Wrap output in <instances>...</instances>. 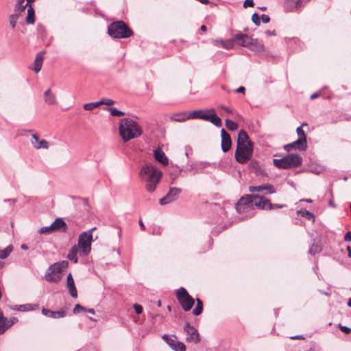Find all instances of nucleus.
Masks as SVG:
<instances>
[{
  "label": "nucleus",
  "instance_id": "obj_41",
  "mask_svg": "<svg viewBox=\"0 0 351 351\" xmlns=\"http://www.w3.org/2000/svg\"><path fill=\"white\" fill-rule=\"evenodd\" d=\"M18 18L19 15L17 14H11L9 17V23L13 29L16 27Z\"/></svg>",
  "mask_w": 351,
  "mask_h": 351
},
{
  "label": "nucleus",
  "instance_id": "obj_12",
  "mask_svg": "<svg viewBox=\"0 0 351 351\" xmlns=\"http://www.w3.org/2000/svg\"><path fill=\"white\" fill-rule=\"evenodd\" d=\"M232 38L234 45L237 44L239 46L248 48L250 46L252 37L246 34L238 33Z\"/></svg>",
  "mask_w": 351,
  "mask_h": 351
},
{
  "label": "nucleus",
  "instance_id": "obj_24",
  "mask_svg": "<svg viewBox=\"0 0 351 351\" xmlns=\"http://www.w3.org/2000/svg\"><path fill=\"white\" fill-rule=\"evenodd\" d=\"M213 43L215 45H216V46L220 45L221 47H222L223 49H232L234 45L233 38L228 39L226 40H215L213 41Z\"/></svg>",
  "mask_w": 351,
  "mask_h": 351
},
{
  "label": "nucleus",
  "instance_id": "obj_2",
  "mask_svg": "<svg viewBox=\"0 0 351 351\" xmlns=\"http://www.w3.org/2000/svg\"><path fill=\"white\" fill-rule=\"evenodd\" d=\"M162 176V171L151 164L143 165L139 171V177L145 182V189L149 193H152L156 190Z\"/></svg>",
  "mask_w": 351,
  "mask_h": 351
},
{
  "label": "nucleus",
  "instance_id": "obj_21",
  "mask_svg": "<svg viewBox=\"0 0 351 351\" xmlns=\"http://www.w3.org/2000/svg\"><path fill=\"white\" fill-rule=\"evenodd\" d=\"M302 3L300 0H285V7L288 12H295Z\"/></svg>",
  "mask_w": 351,
  "mask_h": 351
},
{
  "label": "nucleus",
  "instance_id": "obj_15",
  "mask_svg": "<svg viewBox=\"0 0 351 351\" xmlns=\"http://www.w3.org/2000/svg\"><path fill=\"white\" fill-rule=\"evenodd\" d=\"M284 149L288 152L292 149L304 151L306 149V141L298 138V140L294 142L285 145Z\"/></svg>",
  "mask_w": 351,
  "mask_h": 351
},
{
  "label": "nucleus",
  "instance_id": "obj_35",
  "mask_svg": "<svg viewBox=\"0 0 351 351\" xmlns=\"http://www.w3.org/2000/svg\"><path fill=\"white\" fill-rule=\"evenodd\" d=\"M190 118L188 117V114L182 113L178 114H175L171 117V119L176 121L177 122H183Z\"/></svg>",
  "mask_w": 351,
  "mask_h": 351
},
{
  "label": "nucleus",
  "instance_id": "obj_59",
  "mask_svg": "<svg viewBox=\"0 0 351 351\" xmlns=\"http://www.w3.org/2000/svg\"><path fill=\"white\" fill-rule=\"evenodd\" d=\"M16 320H17V319L16 317L11 318L9 322H7V324L8 325V327L12 326Z\"/></svg>",
  "mask_w": 351,
  "mask_h": 351
},
{
  "label": "nucleus",
  "instance_id": "obj_45",
  "mask_svg": "<svg viewBox=\"0 0 351 351\" xmlns=\"http://www.w3.org/2000/svg\"><path fill=\"white\" fill-rule=\"evenodd\" d=\"M297 134L298 135V139L304 140V141H306V137L304 133V131L302 128V126H300L296 130Z\"/></svg>",
  "mask_w": 351,
  "mask_h": 351
},
{
  "label": "nucleus",
  "instance_id": "obj_53",
  "mask_svg": "<svg viewBox=\"0 0 351 351\" xmlns=\"http://www.w3.org/2000/svg\"><path fill=\"white\" fill-rule=\"evenodd\" d=\"M254 5V1L253 0H245L243 3V7H252Z\"/></svg>",
  "mask_w": 351,
  "mask_h": 351
},
{
  "label": "nucleus",
  "instance_id": "obj_8",
  "mask_svg": "<svg viewBox=\"0 0 351 351\" xmlns=\"http://www.w3.org/2000/svg\"><path fill=\"white\" fill-rule=\"evenodd\" d=\"M176 297L184 311H189L191 309L195 300L184 287H180L177 290Z\"/></svg>",
  "mask_w": 351,
  "mask_h": 351
},
{
  "label": "nucleus",
  "instance_id": "obj_22",
  "mask_svg": "<svg viewBox=\"0 0 351 351\" xmlns=\"http://www.w3.org/2000/svg\"><path fill=\"white\" fill-rule=\"evenodd\" d=\"M154 158L162 163V165H167L168 163V158L165 154L160 147L156 148L154 152Z\"/></svg>",
  "mask_w": 351,
  "mask_h": 351
},
{
  "label": "nucleus",
  "instance_id": "obj_54",
  "mask_svg": "<svg viewBox=\"0 0 351 351\" xmlns=\"http://www.w3.org/2000/svg\"><path fill=\"white\" fill-rule=\"evenodd\" d=\"M219 108H220V109H222V110H225V111H226L227 113H228V114H232V110L230 108L226 107V106H223V105H221V106H219Z\"/></svg>",
  "mask_w": 351,
  "mask_h": 351
},
{
  "label": "nucleus",
  "instance_id": "obj_6",
  "mask_svg": "<svg viewBox=\"0 0 351 351\" xmlns=\"http://www.w3.org/2000/svg\"><path fill=\"white\" fill-rule=\"evenodd\" d=\"M69 262L62 261L56 263L49 267L45 274V279L50 282H57L62 278V271L68 267Z\"/></svg>",
  "mask_w": 351,
  "mask_h": 351
},
{
  "label": "nucleus",
  "instance_id": "obj_32",
  "mask_svg": "<svg viewBox=\"0 0 351 351\" xmlns=\"http://www.w3.org/2000/svg\"><path fill=\"white\" fill-rule=\"evenodd\" d=\"M196 301H197V305H196L195 308L193 310V314L194 315L197 316V315H200L202 312L203 302L199 298H197Z\"/></svg>",
  "mask_w": 351,
  "mask_h": 351
},
{
  "label": "nucleus",
  "instance_id": "obj_27",
  "mask_svg": "<svg viewBox=\"0 0 351 351\" xmlns=\"http://www.w3.org/2000/svg\"><path fill=\"white\" fill-rule=\"evenodd\" d=\"M43 54H44V52L41 51V52H39L36 56V58L34 60V70L36 73H38L42 68L43 62Z\"/></svg>",
  "mask_w": 351,
  "mask_h": 351
},
{
  "label": "nucleus",
  "instance_id": "obj_10",
  "mask_svg": "<svg viewBox=\"0 0 351 351\" xmlns=\"http://www.w3.org/2000/svg\"><path fill=\"white\" fill-rule=\"evenodd\" d=\"M184 330L187 335V337L186 338V340L187 341L193 342L194 343H197L199 342V335L196 328L191 326L189 323H186L185 324Z\"/></svg>",
  "mask_w": 351,
  "mask_h": 351
},
{
  "label": "nucleus",
  "instance_id": "obj_49",
  "mask_svg": "<svg viewBox=\"0 0 351 351\" xmlns=\"http://www.w3.org/2000/svg\"><path fill=\"white\" fill-rule=\"evenodd\" d=\"M252 21L256 25H259L260 22V17L258 14L254 13L252 16Z\"/></svg>",
  "mask_w": 351,
  "mask_h": 351
},
{
  "label": "nucleus",
  "instance_id": "obj_37",
  "mask_svg": "<svg viewBox=\"0 0 351 351\" xmlns=\"http://www.w3.org/2000/svg\"><path fill=\"white\" fill-rule=\"evenodd\" d=\"M225 124H226V127L229 130H231V131H234L238 128V124L230 119H226Z\"/></svg>",
  "mask_w": 351,
  "mask_h": 351
},
{
  "label": "nucleus",
  "instance_id": "obj_18",
  "mask_svg": "<svg viewBox=\"0 0 351 351\" xmlns=\"http://www.w3.org/2000/svg\"><path fill=\"white\" fill-rule=\"evenodd\" d=\"M245 145H253L252 142L250 140V138L245 131L243 130H241L238 134L237 138V146Z\"/></svg>",
  "mask_w": 351,
  "mask_h": 351
},
{
  "label": "nucleus",
  "instance_id": "obj_43",
  "mask_svg": "<svg viewBox=\"0 0 351 351\" xmlns=\"http://www.w3.org/2000/svg\"><path fill=\"white\" fill-rule=\"evenodd\" d=\"M106 109L110 111L111 115L112 116L120 117L125 114L123 112L115 108H107Z\"/></svg>",
  "mask_w": 351,
  "mask_h": 351
},
{
  "label": "nucleus",
  "instance_id": "obj_60",
  "mask_svg": "<svg viewBox=\"0 0 351 351\" xmlns=\"http://www.w3.org/2000/svg\"><path fill=\"white\" fill-rule=\"evenodd\" d=\"M265 34L268 36H275L276 35V32L274 30L273 31H271V30H267L265 32Z\"/></svg>",
  "mask_w": 351,
  "mask_h": 351
},
{
  "label": "nucleus",
  "instance_id": "obj_16",
  "mask_svg": "<svg viewBox=\"0 0 351 351\" xmlns=\"http://www.w3.org/2000/svg\"><path fill=\"white\" fill-rule=\"evenodd\" d=\"M32 139L31 143L35 149H48L49 148V143L44 140L40 139L36 134H32Z\"/></svg>",
  "mask_w": 351,
  "mask_h": 351
},
{
  "label": "nucleus",
  "instance_id": "obj_48",
  "mask_svg": "<svg viewBox=\"0 0 351 351\" xmlns=\"http://www.w3.org/2000/svg\"><path fill=\"white\" fill-rule=\"evenodd\" d=\"M99 105H106V106H111L114 104V101L111 99H102L101 100L99 101Z\"/></svg>",
  "mask_w": 351,
  "mask_h": 351
},
{
  "label": "nucleus",
  "instance_id": "obj_17",
  "mask_svg": "<svg viewBox=\"0 0 351 351\" xmlns=\"http://www.w3.org/2000/svg\"><path fill=\"white\" fill-rule=\"evenodd\" d=\"M42 313L44 315L53 319H59L66 316V311L64 310L53 311L43 308Z\"/></svg>",
  "mask_w": 351,
  "mask_h": 351
},
{
  "label": "nucleus",
  "instance_id": "obj_1",
  "mask_svg": "<svg viewBox=\"0 0 351 351\" xmlns=\"http://www.w3.org/2000/svg\"><path fill=\"white\" fill-rule=\"evenodd\" d=\"M254 206L260 209L269 210V207L271 206V203L269 199L263 196L247 195L240 198L237 204L236 209L238 213L248 217L251 215Z\"/></svg>",
  "mask_w": 351,
  "mask_h": 351
},
{
  "label": "nucleus",
  "instance_id": "obj_31",
  "mask_svg": "<svg viewBox=\"0 0 351 351\" xmlns=\"http://www.w3.org/2000/svg\"><path fill=\"white\" fill-rule=\"evenodd\" d=\"M13 250V247L10 245L3 250H0V259L6 258Z\"/></svg>",
  "mask_w": 351,
  "mask_h": 351
},
{
  "label": "nucleus",
  "instance_id": "obj_40",
  "mask_svg": "<svg viewBox=\"0 0 351 351\" xmlns=\"http://www.w3.org/2000/svg\"><path fill=\"white\" fill-rule=\"evenodd\" d=\"M321 250H322V248L319 245L313 244L309 249V253L312 255H315V254L320 252Z\"/></svg>",
  "mask_w": 351,
  "mask_h": 351
},
{
  "label": "nucleus",
  "instance_id": "obj_62",
  "mask_svg": "<svg viewBox=\"0 0 351 351\" xmlns=\"http://www.w3.org/2000/svg\"><path fill=\"white\" fill-rule=\"evenodd\" d=\"M319 96V94L318 93H315L311 96V99H314Z\"/></svg>",
  "mask_w": 351,
  "mask_h": 351
},
{
  "label": "nucleus",
  "instance_id": "obj_44",
  "mask_svg": "<svg viewBox=\"0 0 351 351\" xmlns=\"http://www.w3.org/2000/svg\"><path fill=\"white\" fill-rule=\"evenodd\" d=\"M51 232H55L52 223L49 226L43 227L39 229L38 232L40 234H46Z\"/></svg>",
  "mask_w": 351,
  "mask_h": 351
},
{
  "label": "nucleus",
  "instance_id": "obj_57",
  "mask_svg": "<svg viewBox=\"0 0 351 351\" xmlns=\"http://www.w3.org/2000/svg\"><path fill=\"white\" fill-rule=\"evenodd\" d=\"M344 240L348 242L351 241V230L346 234Z\"/></svg>",
  "mask_w": 351,
  "mask_h": 351
},
{
  "label": "nucleus",
  "instance_id": "obj_13",
  "mask_svg": "<svg viewBox=\"0 0 351 351\" xmlns=\"http://www.w3.org/2000/svg\"><path fill=\"white\" fill-rule=\"evenodd\" d=\"M249 191L251 193L261 192L263 194H274L276 192L275 187L270 184H265L260 186H251L249 187Z\"/></svg>",
  "mask_w": 351,
  "mask_h": 351
},
{
  "label": "nucleus",
  "instance_id": "obj_47",
  "mask_svg": "<svg viewBox=\"0 0 351 351\" xmlns=\"http://www.w3.org/2000/svg\"><path fill=\"white\" fill-rule=\"evenodd\" d=\"M73 311V313L77 314L82 312H86V308L82 306V305L77 304L75 305Z\"/></svg>",
  "mask_w": 351,
  "mask_h": 351
},
{
  "label": "nucleus",
  "instance_id": "obj_42",
  "mask_svg": "<svg viewBox=\"0 0 351 351\" xmlns=\"http://www.w3.org/2000/svg\"><path fill=\"white\" fill-rule=\"evenodd\" d=\"M100 105H99V101H96V102L85 104L83 107H84V110H91L94 109L95 108H97Z\"/></svg>",
  "mask_w": 351,
  "mask_h": 351
},
{
  "label": "nucleus",
  "instance_id": "obj_29",
  "mask_svg": "<svg viewBox=\"0 0 351 351\" xmlns=\"http://www.w3.org/2000/svg\"><path fill=\"white\" fill-rule=\"evenodd\" d=\"M45 101L49 105H53L56 104V96L51 93L50 89L47 90L44 93Z\"/></svg>",
  "mask_w": 351,
  "mask_h": 351
},
{
  "label": "nucleus",
  "instance_id": "obj_30",
  "mask_svg": "<svg viewBox=\"0 0 351 351\" xmlns=\"http://www.w3.org/2000/svg\"><path fill=\"white\" fill-rule=\"evenodd\" d=\"M26 22L28 24H34L35 22V12L32 6L29 5L27 8V16Z\"/></svg>",
  "mask_w": 351,
  "mask_h": 351
},
{
  "label": "nucleus",
  "instance_id": "obj_7",
  "mask_svg": "<svg viewBox=\"0 0 351 351\" xmlns=\"http://www.w3.org/2000/svg\"><path fill=\"white\" fill-rule=\"evenodd\" d=\"M94 230H95V228H93L88 231L83 232L80 234L77 245H76L80 250L81 256H86L90 253L93 239L92 232Z\"/></svg>",
  "mask_w": 351,
  "mask_h": 351
},
{
  "label": "nucleus",
  "instance_id": "obj_19",
  "mask_svg": "<svg viewBox=\"0 0 351 351\" xmlns=\"http://www.w3.org/2000/svg\"><path fill=\"white\" fill-rule=\"evenodd\" d=\"M210 110H195L193 112H190L188 113V117L190 119H200L203 120L207 121L208 119V115L210 114Z\"/></svg>",
  "mask_w": 351,
  "mask_h": 351
},
{
  "label": "nucleus",
  "instance_id": "obj_14",
  "mask_svg": "<svg viewBox=\"0 0 351 351\" xmlns=\"http://www.w3.org/2000/svg\"><path fill=\"white\" fill-rule=\"evenodd\" d=\"M221 149L223 152H227L230 150L232 145L230 136L224 129L221 131Z\"/></svg>",
  "mask_w": 351,
  "mask_h": 351
},
{
  "label": "nucleus",
  "instance_id": "obj_5",
  "mask_svg": "<svg viewBox=\"0 0 351 351\" xmlns=\"http://www.w3.org/2000/svg\"><path fill=\"white\" fill-rule=\"evenodd\" d=\"M109 35L116 38H128L132 34V30L123 21L111 23L108 28Z\"/></svg>",
  "mask_w": 351,
  "mask_h": 351
},
{
  "label": "nucleus",
  "instance_id": "obj_46",
  "mask_svg": "<svg viewBox=\"0 0 351 351\" xmlns=\"http://www.w3.org/2000/svg\"><path fill=\"white\" fill-rule=\"evenodd\" d=\"M162 339H164L167 343L171 347L172 345H174V343L176 341V340L174 339H173L172 337H169L168 335L167 334H165L162 335Z\"/></svg>",
  "mask_w": 351,
  "mask_h": 351
},
{
  "label": "nucleus",
  "instance_id": "obj_23",
  "mask_svg": "<svg viewBox=\"0 0 351 351\" xmlns=\"http://www.w3.org/2000/svg\"><path fill=\"white\" fill-rule=\"evenodd\" d=\"M248 49L256 52H263L265 51V46L263 43L260 42L258 39H254L252 38L250 46Z\"/></svg>",
  "mask_w": 351,
  "mask_h": 351
},
{
  "label": "nucleus",
  "instance_id": "obj_39",
  "mask_svg": "<svg viewBox=\"0 0 351 351\" xmlns=\"http://www.w3.org/2000/svg\"><path fill=\"white\" fill-rule=\"evenodd\" d=\"M13 309L19 311H28L32 310L30 304H22V305H16L13 308Z\"/></svg>",
  "mask_w": 351,
  "mask_h": 351
},
{
  "label": "nucleus",
  "instance_id": "obj_28",
  "mask_svg": "<svg viewBox=\"0 0 351 351\" xmlns=\"http://www.w3.org/2000/svg\"><path fill=\"white\" fill-rule=\"evenodd\" d=\"M78 253L80 254V250L78 249V247H77V245H75L74 246L72 247V248L69 252V254L67 255V258L70 261L74 262L75 263H77V261H78L77 257V254Z\"/></svg>",
  "mask_w": 351,
  "mask_h": 351
},
{
  "label": "nucleus",
  "instance_id": "obj_33",
  "mask_svg": "<svg viewBox=\"0 0 351 351\" xmlns=\"http://www.w3.org/2000/svg\"><path fill=\"white\" fill-rule=\"evenodd\" d=\"M8 328L6 318L4 317L0 312V334L4 332Z\"/></svg>",
  "mask_w": 351,
  "mask_h": 351
},
{
  "label": "nucleus",
  "instance_id": "obj_4",
  "mask_svg": "<svg viewBox=\"0 0 351 351\" xmlns=\"http://www.w3.org/2000/svg\"><path fill=\"white\" fill-rule=\"evenodd\" d=\"M302 158L298 154H290L281 159H274L273 164L279 169H287L297 167L302 164Z\"/></svg>",
  "mask_w": 351,
  "mask_h": 351
},
{
  "label": "nucleus",
  "instance_id": "obj_36",
  "mask_svg": "<svg viewBox=\"0 0 351 351\" xmlns=\"http://www.w3.org/2000/svg\"><path fill=\"white\" fill-rule=\"evenodd\" d=\"M29 5L25 2V0H18L16 4V9L20 12H23L26 8Z\"/></svg>",
  "mask_w": 351,
  "mask_h": 351
},
{
  "label": "nucleus",
  "instance_id": "obj_61",
  "mask_svg": "<svg viewBox=\"0 0 351 351\" xmlns=\"http://www.w3.org/2000/svg\"><path fill=\"white\" fill-rule=\"evenodd\" d=\"M291 339H303L304 337L302 335H296L294 337H291Z\"/></svg>",
  "mask_w": 351,
  "mask_h": 351
},
{
  "label": "nucleus",
  "instance_id": "obj_63",
  "mask_svg": "<svg viewBox=\"0 0 351 351\" xmlns=\"http://www.w3.org/2000/svg\"><path fill=\"white\" fill-rule=\"evenodd\" d=\"M86 312H88L89 313L93 314V315L95 314V310L93 308L86 309Z\"/></svg>",
  "mask_w": 351,
  "mask_h": 351
},
{
  "label": "nucleus",
  "instance_id": "obj_56",
  "mask_svg": "<svg viewBox=\"0 0 351 351\" xmlns=\"http://www.w3.org/2000/svg\"><path fill=\"white\" fill-rule=\"evenodd\" d=\"M285 206V205H284V204L279 205V204H271V206L269 207V210H271V209H274V208H283Z\"/></svg>",
  "mask_w": 351,
  "mask_h": 351
},
{
  "label": "nucleus",
  "instance_id": "obj_3",
  "mask_svg": "<svg viewBox=\"0 0 351 351\" xmlns=\"http://www.w3.org/2000/svg\"><path fill=\"white\" fill-rule=\"evenodd\" d=\"M119 134L124 141H128L140 136L142 134V130L136 121L125 118L119 123Z\"/></svg>",
  "mask_w": 351,
  "mask_h": 351
},
{
  "label": "nucleus",
  "instance_id": "obj_58",
  "mask_svg": "<svg viewBox=\"0 0 351 351\" xmlns=\"http://www.w3.org/2000/svg\"><path fill=\"white\" fill-rule=\"evenodd\" d=\"M245 88L244 86H240L238 88H237L234 92L236 93H245Z\"/></svg>",
  "mask_w": 351,
  "mask_h": 351
},
{
  "label": "nucleus",
  "instance_id": "obj_50",
  "mask_svg": "<svg viewBox=\"0 0 351 351\" xmlns=\"http://www.w3.org/2000/svg\"><path fill=\"white\" fill-rule=\"evenodd\" d=\"M339 328L343 332L346 334H349L351 332V328L346 326H342L341 324H339Z\"/></svg>",
  "mask_w": 351,
  "mask_h": 351
},
{
  "label": "nucleus",
  "instance_id": "obj_9",
  "mask_svg": "<svg viewBox=\"0 0 351 351\" xmlns=\"http://www.w3.org/2000/svg\"><path fill=\"white\" fill-rule=\"evenodd\" d=\"M253 154V145L237 146L235 152V159L241 163L247 162L252 158Z\"/></svg>",
  "mask_w": 351,
  "mask_h": 351
},
{
  "label": "nucleus",
  "instance_id": "obj_20",
  "mask_svg": "<svg viewBox=\"0 0 351 351\" xmlns=\"http://www.w3.org/2000/svg\"><path fill=\"white\" fill-rule=\"evenodd\" d=\"M66 286L69 289V293L72 298L77 297V292L75 285L74 280L72 277L71 274L67 276L66 278Z\"/></svg>",
  "mask_w": 351,
  "mask_h": 351
},
{
  "label": "nucleus",
  "instance_id": "obj_55",
  "mask_svg": "<svg viewBox=\"0 0 351 351\" xmlns=\"http://www.w3.org/2000/svg\"><path fill=\"white\" fill-rule=\"evenodd\" d=\"M37 31L38 34H42L45 31V27L41 24H38L37 25Z\"/></svg>",
  "mask_w": 351,
  "mask_h": 351
},
{
  "label": "nucleus",
  "instance_id": "obj_34",
  "mask_svg": "<svg viewBox=\"0 0 351 351\" xmlns=\"http://www.w3.org/2000/svg\"><path fill=\"white\" fill-rule=\"evenodd\" d=\"M298 214L301 216L309 219L314 221L315 219V215L310 211L306 210V209H302L300 210H298Z\"/></svg>",
  "mask_w": 351,
  "mask_h": 351
},
{
  "label": "nucleus",
  "instance_id": "obj_52",
  "mask_svg": "<svg viewBox=\"0 0 351 351\" xmlns=\"http://www.w3.org/2000/svg\"><path fill=\"white\" fill-rule=\"evenodd\" d=\"M261 19L262 22L263 23H267L270 21L269 16L268 15H266V14H262L261 16Z\"/></svg>",
  "mask_w": 351,
  "mask_h": 351
},
{
  "label": "nucleus",
  "instance_id": "obj_25",
  "mask_svg": "<svg viewBox=\"0 0 351 351\" xmlns=\"http://www.w3.org/2000/svg\"><path fill=\"white\" fill-rule=\"evenodd\" d=\"M210 114L208 115V119H207L208 121L211 122L213 125H215L217 127H221V119L216 114L214 109L210 110Z\"/></svg>",
  "mask_w": 351,
  "mask_h": 351
},
{
  "label": "nucleus",
  "instance_id": "obj_11",
  "mask_svg": "<svg viewBox=\"0 0 351 351\" xmlns=\"http://www.w3.org/2000/svg\"><path fill=\"white\" fill-rule=\"evenodd\" d=\"M181 192V189L176 187L171 188L167 194L160 199V204L161 205H165L169 203L173 202L178 198Z\"/></svg>",
  "mask_w": 351,
  "mask_h": 351
},
{
  "label": "nucleus",
  "instance_id": "obj_64",
  "mask_svg": "<svg viewBox=\"0 0 351 351\" xmlns=\"http://www.w3.org/2000/svg\"><path fill=\"white\" fill-rule=\"evenodd\" d=\"M200 29H201V30H202V31L205 32V31H206V29H207V28H206V25H202L201 26Z\"/></svg>",
  "mask_w": 351,
  "mask_h": 351
},
{
  "label": "nucleus",
  "instance_id": "obj_51",
  "mask_svg": "<svg viewBox=\"0 0 351 351\" xmlns=\"http://www.w3.org/2000/svg\"><path fill=\"white\" fill-rule=\"evenodd\" d=\"M134 308L137 314H141L143 311L142 306L138 304L134 305Z\"/></svg>",
  "mask_w": 351,
  "mask_h": 351
},
{
  "label": "nucleus",
  "instance_id": "obj_26",
  "mask_svg": "<svg viewBox=\"0 0 351 351\" xmlns=\"http://www.w3.org/2000/svg\"><path fill=\"white\" fill-rule=\"evenodd\" d=\"M52 226L54 228V231L62 230L63 232L66 231V225L64 221L62 218H57L52 223Z\"/></svg>",
  "mask_w": 351,
  "mask_h": 351
},
{
  "label": "nucleus",
  "instance_id": "obj_38",
  "mask_svg": "<svg viewBox=\"0 0 351 351\" xmlns=\"http://www.w3.org/2000/svg\"><path fill=\"white\" fill-rule=\"evenodd\" d=\"M171 348H173L175 351H186L185 345L180 341H176L174 345H172Z\"/></svg>",
  "mask_w": 351,
  "mask_h": 351
}]
</instances>
